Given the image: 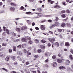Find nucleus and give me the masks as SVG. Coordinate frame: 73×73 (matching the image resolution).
I'll return each mask as SVG.
<instances>
[{"label":"nucleus","instance_id":"40","mask_svg":"<svg viewBox=\"0 0 73 73\" xmlns=\"http://www.w3.org/2000/svg\"><path fill=\"white\" fill-rule=\"evenodd\" d=\"M68 17H67L66 18V19H64L63 21L65 22V21H66L68 20Z\"/></svg>","mask_w":73,"mask_h":73},{"label":"nucleus","instance_id":"31","mask_svg":"<svg viewBox=\"0 0 73 73\" xmlns=\"http://www.w3.org/2000/svg\"><path fill=\"white\" fill-rule=\"evenodd\" d=\"M54 7L55 8H60V6L58 5H56L55 7Z\"/></svg>","mask_w":73,"mask_h":73},{"label":"nucleus","instance_id":"35","mask_svg":"<svg viewBox=\"0 0 73 73\" xmlns=\"http://www.w3.org/2000/svg\"><path fill=\"white\" fill-rule=\"evenodd\" d=\"M33 43V41H32L31 40H29V44H32Z\"/></svg>","mask_w":73,"mask_h":73},{"label":"nucleus","instance_id":"51","mask_svg":"<svg viewBox=\"0 0 73 73\" xmlns=\"http://www.w3.org/2000/svg\"><path fill=\"white\" fill-rule=\"evenodd\" d=\"M48 33H50V34H51V35L53 34V32L51 31H49Z\"/></svg>","mask_w":73,"mask_h":73},{"label":"nucleus","instance_id":"17","mask_svg":"<svg viewBox=\"0 0 73 73\" xmlns=\"http://www.w3.org/2000/svg\"><path fill=\"white\" fill-rule=\"evenodd\" d=\"M66 26L68 27H70L72 25L70 24V23H66Z\"/></svg>","mask_w":73,"mask_h":73},{"label":"nucleus","instance_id":"45","mask_svg":"<svg viewBox=\"0 0 73 73\" xmlns=\"http://www.w3.org/2000/svg\"><path fill=\"white\" fill-rule=\"evenodd\" d=\"M39 56L38 55H35L34 56V57L35 58H38Z\"/></svg>","mask_w":73,"mask_h":73},{"label":"nucleus","instance_id":"52","mask_svg":"<svg viewBox=\"0 0 73 73\" xmlns=\"http://www.w3.org/2000/svg\"><path fill=\"white\" fill-rule=\"evenodd\" d=\"M58 19H58V17H57L56 18V19H55V21H58Z\"/></svg>","mask_w":73,"mask_h":73},{"label":"nucleus","instance_id":"18","mask_svg":"<svg viewBox=\"0 0 73 73\" xmlns=\"http://www.w3.org/2000/svg\"><path fill=\"white\" fill-rule=\"evenodd\" d=\"M10 5H12V6H14V7H16V6L17 5L16 4L12 3H11Z\"/></svg>","mask_w":73,"mask_h":73},{"label":"nucleus","instance_id":"4","mask_svg":"<svg viewBox=\"0 0 73 73\" xmlns=\"http://www.w3.org/2000/svg\"><path fill=\"white\" fill-rule=\"evenodd\" d=\"M40 27L41 30L44 31L45 29V27L44 25H41Z\"/></svg>","mask_w":73,"mask_h":73},{"label":"nucleus","instance_id":"50","mask_svg":"<svg viewBox=\"0 0 73 73\" xmlns=\"http://www.w3.org/2000/svg\"><path fill=\"white\" fill-rule=\"evenodd\" d=\"M20 39H16V40H15V41H14V42H18L19 41H20Z\"/></svg>","mask_w":73,"mask_h":73},{"label":"nucleus","instance_id":"49","mask_svg":"<svg viewBox=\"0 0 73 73\" xmlns=\"http://www.w3.org/2000/svg\"><path fill=\"white\" fill-rule=\"evenodd\" d=\"M52 20H51V19H49L47 21L49 23H52Z\"/></svg>","mask_w":73,"mask_h":73},{"label":"nucleus","instance_id":"44","mask_svg":"<svg viewBox=\"0 0 73 73\" xmlns=\"http://www.w3.org/2000/svg\"><path fill=\"white\" fill-rule=\"evenodd\" d=\"M24 9V7H23V6H21L20 7L21 10H23Z\"/></svg>","mask_w":73,"mask_h":73},{"label":"nucleus","instance_id":"39","mask_svg":"<svg viewBox=\"0 0 73 73\" xmlns=\"http://www.w3.org/2000/svg\"><path fill=\"white\" fill-rule=\"evenodd\" d=\"M62 30L61 29H59L58 30V31L59 32L61 33L62 32Z\"/></svg>","mask_w":73,"mask_h":73},{"label":"nucleus","instance_id":"59","mask_svg":"<svg viewBox=\"0 0 73 73\" xmlns=\"http://www.w3.org/2000/svg\"><path fill=\"white\" fill-rule=\"evenodd\" d=\"M27 50H26V49H25L24 50V53H27Z\"/></svg>","mask_w":73,"mask_h":73},{"label":"nucleus","instance_id":"2","mask_svg":"<svg viewBox=\"0 0 73 73\" xmlns=\"http://www.w3.org/2000/svg\"><path fill=\"white\" fill-rule=\"evenodd\" d=\"M21 41L22 42H27L28 41L27 39L24 37L21 38Z\"/></svg>","mask_w":73,"mask_h":73},{"label":"nucleus","instance_id":"34","mask_svg":"<svg viewBox=\"0 0 73 73\" xmlns=\"http://www.w3.org/2000/svg\"><path fill=\"white\" fill-rule=\"evenodd\" d=\"M56 58V56L55 55H53L52 57V58L53 59H55Z\"/></svg>","mask_w":73,"mask_h":73},{"label":"nucleus","instance_id":"30","mask_svg":"<svg viewBox=\"0 0 73 73\" xmlns=\"http://www.w3.org/2000/svg\"><path fill=\"white\" fill-rule=\"evenodd\" d=\"M53 65L54 66H56L57 65V64L56 62H54L53 63Z\"/></svg>","mask_w":73,"mask_h":73},{"label":"nucleus","instance_id":"57","mask_svg":"<svg viewBox=\"0 0 73 73\" xmlns=\"http://www.w3.org/2000/svg\"><path fill=\"white\" fill-rule=\"evenodd\" d=\"M22 47H23V48H25V44H23L22 45Z\"/></svg>","mask_w":73,"mask_h":73},{"label":"nucleus","instance_id":"42","mask_svg":"<svg viewBox=\"0 0 73 73\" xmlns=\"http://www.w3.org/2000/svg\"><path fill=\"white\" fill-rule=\"evenodd\" d=\"M9 53H12V50L11 49H9Z\"/></svg>","mask_w":73,"mask_h":73},{"label":"nucleus","instance_id":"21","mask_svg":"<svg viewBox=\"0 0 73 73\" xmlns=\"http://www.w3.org/2000/svg\"><path fill=\"white\" fill-rule=\"evenodd\" d=\"M55 24L56 26L57 27L59 26L60 25V23L58 22H55Z\"/></svg>","mask_w":73,"mask_h":73},{"label":"nucleus","instance_id":"10","mask_svg":"<svg viewBox=\"0 0 73 73\" xmlns=\"http://www.w3.org/2000/svg\"><path fill=\"white\" fill-rule=\"evenodd\" d=\"M56 26L55 23H53L51 25V26L50 27V29H52V28H54V27H55Z\"/></svg>","mask_w":73,"mask_h":73},{"label":"nucleus","instance_id":"7","mask_svg":"<svg viewBox=\"0 0 73 73\" xmlns=\"http://www.w3.org/2000/svg\"><path fill=\"white\" fill-rule=\"evenodd\" d=\"M65 64L66 65H69L70 64V62L69 60H66L65 63Z\"/></svg>","mask_w":73,"mask_h":73},{"label":"nucleus","instance_id":"54","mask_svg":"<svg viewBox=\"0 0 73 73\" xmlns=\"http://www.w3.org/2000/svg\"><path fill=\"white\" fill-rule=\"evenodd\" d=\"M43 35H46V36H48V35H49V34H48V33H46V34L44 33H43Z\"/></svg>","mask_w":73,"mask_h":73},{"label":"nucleus","instance_id":"28","mask_svg":"<svg viewBox=\"0 0 73 73\" xmlns=\"http://www.w3.org/2000/svg\"><path fill=\"white\" fill-rule=\"evenodd\" d=\"M61 16L63 18H65V17H66V16L64 14H62L61 15Z\"/></svg>","mask_w":73,"mask_h":73},{"label":"nucleus","instance_id":"32","mask_svg":"<svg viewBox=\"0 0 73 73\" xmlns=\"http://www.w3.org/2000/svg\"><path fill=\"white\" fill-rule=\"evenodd\" d=\"M6 32L7 34L8 35H9V30L8 29H6Z\"/></svg>","mask_w":73,"mask_h":73},{"label":"nucleus","instance_id":"1","mask_svg":"<svg viewBox=\"0 0 73 73\" xmlns=\"http://www.w3.org/2000/svg\"><path fill=\"white\" fill-rule=\"evenodd\" d=\"M48 40L50 42L53 43L54 42L56 41V39L54 38H49L48 39Z\"/></svg>","mask_w":73,"mask_h":73},{"label":"nucleus","instance_id":"5","mask_svg":"<svg viewBox=\"0 0 73 73\" xmlns=\"http://www.w3.org/2000/svg\"><path fill=\"white\" fill-rule=\"evenodd\" d=\"M5 57V54H4L1 52H0V57H1V58H4Z\"/></svg>","mask_w":73,"mask_h":73},{"label":"nucleus","instance_id":"48","mask_svg":"<svg viewBox=\"0 0 73 73\" xmlns=\"http://www.w3.org/2000/svg\"><path fill=\"white\" fill-rule=\"evenodd\" d=\"M66 1H67V2H69V3H73V1H70L69 0H66Z\"/></svg>","mask_w":73,"mask_h":73},{"label":"nucleus","instance_id":"11","mask_svg":"<svg viewBox=\"0 0 73 73\" xmlns=\"http://www.w3.org/2000/svg\"><path fill=\"white\" fill-rule=\"evenodd\" d=\"M16 9L15 7H11L10 8V10L11 11H13V12H14L15 11Z\"/></svg>","mask_w":73,"mask_h":73},{"label":"nucleus","instance_id":"46","mask_svg":"<svg viewBox=\"0 0 73 73\" xmlns=\"http://www.w3.org/2000/svg\"><path fill=\"white\" fill-rule=\"evenodd\" d=\"M47 45L48 46V47H50V46H51V44L48 43L47 44Z\"/></svg>","mask_w":73,"mask_h":73},{"label":"nucleus","instance_id":"61","mask_svg":"<svg viewBox=\"0 0 73 73\" xmlns=\"http://www.w3.org/2000/svg\"><path fill=\"white\" fill-rule=\"evenodd\" d=\"M61 56H62V55H61V54H60V53H59L58 55V56L60 57H61Z\"/></svg>","mask_w":73,"mask_h":73},{"label":"nucleus","instance_id":"43","mask_svg":"<svg viewBox=\"0 0 73 73\" xmlns=\"http://www.w3.org/2000/svg\"><path fill=\"white\" fill-rule=\"evenodd\" d=\"M29 50H28L27 51V54H28V55H31V52H29Z\"/></svg>","mask_w":73,"mask_h":73},{"label":"nucleus","instance_id":"23","mask_svg":"<svg viewBox=\"0 0 73 73\" xmlns=\"http://www.w3.org/2000/svg\"><path fill=\"white\" fill-rule=\"evenodd\" d=\"M54 44L56 46H59V43L58 42H56L54 43Z\"/></svg>","mask_w":73,"mask_h":73},{"label":"nucleus","instance_id":"58","mask_svg":"<svg viewBox=\"0 0 73 73\" xmlns=\"http://www.w3.org/2000/svg\"><path fill=\"white\" fill-rule=\"evenodd\" d=\"M37 10L38 11H41V10H42V9L40 8H38L37 9Z\"/></svg>","mask_w":73,"mask_h":73},{"label":"nucleus","instance_id":"3","mask_svg":"<svg viewBox=\"0 0 73 73\" xmlns=\"http://www.w3.org/2000/svg\"><path fill=\"white\" fill-rule=\"evenodd\" d=\"M27 29V27L25 26H22L21 28V29L22 31H24V30H25Z\"/></svg>","mask_w":73,"mask_h":73},{"label":"nucleus","instance_id":"62","mask_svg":"<svg viewBox=\"0 0 73 73\" xmlns=\"http://www.w3.org/2000/svg\"><path fill=\"white\" fill-rule=\"evenodd\" d=\"M44 67H46V68H48V66L47 64H45L44 65Z\"/></svg>","mask_w":73,"mask_h":73},{"label":"nucleus","instance_id":"26","mask_svg":"<svg viewBox=\"0 0 73 73\" xmlns=\"http://www.w3.org/2000/svg\"><path fill=\"white\" fill-rule=\"evenodd\" d=\"M41 42H42V43H43V44H44V43L46 42V41H45L43 39L41 40Z\"/></svg>","mask_w":73,"mask_h":73},{"label":"nucleus","instance_id":"20","mask_svg":"<svg viewBox=\"0 0 73 73\" xmlns=\"http://www.w3.org/2000/svg\"><path fill=\"white\" fill-rule=\"evenodd\" d=\"M2 46H6L7 45V44L6 43H2Z\"/></svg>","mask_w":73,"mask_h":73},{"label":"nucleus","instance_id":"12","mask_svg":"<svg viewBox=\"0 0 73 73\" xmlns=\"http://www.w3.org/2000/svg\"><path fill=\"white\" fill-rule=\"evenodd\" d=\"M65 46H70V44L68 42H66L65 43Z\"/></svg>","mask_w":73,"mask_h":73},{"label":"nucleus","instance_id":"56","mask_svg":"<svg viewBox=\"0 0 73 73\" xmlns=\"http://www.w3.org/2000/svg\"><path fill=\"white\" fill-rule=\"evenodd\" d=\"M62 3L63 5H66V3H65L64 2H62Z\"/></svg>","mask_w":73,"mask_h":73},{"label":"nucleus","instance_id":"16","mask_svg":"<svg viewBox=\"0 0 73 73\" xmlns=\"http://www.w3.org/2000/svg\"><path fill=\"white\" fill-rule=\"evenodd\" d=\"M48 54H49V52H46L45 53L44 55L45 57H48Z\"/></svg>","mask_w":73,"mask_h":73},{"label":"nucleus","instance_id":"15","mask_svg":"<svg viewBox=\"0 0 73 73\" xmlns=\"http://www.w3.org/2000/svg\"><path fill=\"white\" fill-rule=\"evenodd\" d=\"M13 51H14L15 52H16V47L14 46H13Z\"/></svg>","mask_w":73,"mask_h":73},{"label":"nucleus","instance_id":"22","mask_svg":"<svg viewBox=\"0 0 73 73\" xmlns=\"http://www.w3.org/2000/svg\"><path fill=\"white\" fill-rule=\"evenodd\" d=\"M40 48L42 49H44L45 47L44 46L40 45Z\"/></svg>","mask_w":73,"mask_h":73},{"label":"nucleus","instance_id":"33","mask_svg":"<svg viewBox=\"0 0 73 73\" xmlns=\"http://www.w3.org/2000/svg\"><path fill=\"white\" fill-rule=\"evenodd\" d=\"M12 34L13 36L14 37H15V36H16V33H12Z\"/></svg>","mask_w":73,"mask_h":73},{"label":"nucleus","instance_id":"55","mask_svg":"<svg viewBox=\"0 0 73 73\" xmlns=\"http://www.w3.org/2000/svg\"><path fill=\"white\" fill-rule=\"evenodd\" d=\"M27 40H31V38L29 37L27 38Z\"/></svg>","mask_w":73,"mask_h":73},{"label":"nucleus","instance_id":"25","mask_svg":"<svg viewBox=\"0 0 73 73\" xmlns=\"http://www.w3.org/2000/svg\"><path fill=\"white\" fill-rule=\"evenodd\" d=\"M35 42L36 43V44L39 43V40L37 39H35Z\"/></svg>","mask_w":73,"mask_h":73},{"label":"nucleus","instance_id":"53","mask_svg":"<svg viewBox=\"0 0 73 73\" xmlns=\"http://www.w3.org/2000/svg\"><path fill=\"white\" fill-rule=\"evenodd\" d=\"M29 61H27L26 62L25 64L26 65H29Z\"/></svg>","mask_w":73,"mask_h":73},{"label":"nucleus","instance_id":"60","mask_svg":"<svg viewBox=\"0 0 73 73\" xmlns=\"http://www.w3.org/2000/svg\"><path fill=\"white\" fill-rule=\"evenodd\" d=\"M17 62H15L14 63V64L15 65H17Z\"/></svg>","mask_w":73,"mask_h":73},{"label":"nucleus","instance_id":"29","mask_svg":"<svg viewBox=\"0 0 73 73\" xmlns=\"http://www.w3.org/2000/svg\"><path fill=\"white\" fill-rule=\"evenodd\" d=\"M69 58L70 60H73V56L72 55H70Z\"/></svg>","mask_w":73,"mask_h":73},{"label":"nucleus","instance_id":"36","mask_svg":"<svg viewBox=\"0 0 73 73\" xmlns=\"http://www.w3.org/2000/svg\"><path fill=\"white\" fill-rule=\"evenodd\" d=\"M2 69H3V70H5L6 72H8V70L7 69H5V68H2Z\"/></svg>","mask_w":73,"mask_h":73},{"label":"nucleus","instance_id":"64","mask_svg":"<svg viewBox=\"0 0 73 73\" xmlns=\"http://www.w3.org/2000/svg\"><path fill=\"white\" fill-rule=\"evenodd\" d=\"M32 26H35V23L33 22L32 23Z\"/></svg>","mask_w":73,"mask_h":73},{"label":"nucleus","instance_id":"37","mask_svg":"<svg viewBox=\"0 0 73 73\" xmlns=\"http://www.w3.org/2000/svg\"><path fill=\"white\" fill-rule=\"evenodd\" d=\"M32 13V12H27L26 13V14L27 15H29V14H31Z\"/></svg>","mask_w":73,"mask_h":73},{"label":"nucleus","instance_id":"13","mask_svg":"<svg viewBox=\"0 0 73 73\" xmlns=\"http://www.w3.org/2000/svg\"><path fill=\"white\" fill-rule=\"evenodd\" d=\"M65 25H66V23H62L61 25V26L62 27H65Z\"/></svg>","mask_w":73,"mask_h":73},{"label":"nucleus","instance_id":"63","mask_svg":"<svg viewBox=\"0 0 73 73\" xmlns=\"http://www.w3.org/2000/svg\"><path fill=\"white\" fill-rule=\"evenodd\" d=\"M3 28L4 31H6V27H3Z\"/></svg>","mask_w":73,"mask_h":73},{"label":"nucleus","instance_id":"14","mask_svg":"<svg viewBox=\"0 0 73 73\" xmlns=\"http://www.w3.org/2000/svg\"><path fill=\"white\" fill-rule=\"evenodd\" d=\"M10 59V58L8 56L6 57L5 59V61H8Z\"/></svg>","mask_w":73,"mask_h":73},{"label":"nucleus","instance_id":"27","mask_svg":"<svg viewBox=\"0 0 73 73\" xmlns=\"http://www.w3.org/2000/svg\"><path fill=\"white\" fill-rule=\"evenodd\" d=\"M41 52H42V51L41 49H38L37 50V52L38 53H40Z\"/></svg>","mask_w":73,"mask_h":73},{"label":"nucleus","instance_id":"24","mask_svg":"<svg viewBox=\"0 0 73 73\" xmlns=\"http://www.w3.org/2000/svg\"><path fill=\"white\" fill-rule=\"evenodd\" d=\"M64 68H65V67L63 66H60V67H59V69L60 70H61V69H63Z\"/></svg>","mask_w":73,"mask_h":73},{"label":"nucleus","instance_id":"9","mask_svg":"<svg viewBox=\"0 0 73 73\" xmlns=\"http://www.w3.org/2000/svg\"><path fill=\"white\" fill-rule=\"evenodd\" d=\"M17 54L19 56H22L23 55V53L21 51H17Z\"/></svg>","mask_w":73,"mask_h":73},{"label":"nucleus","instance_id":"6","mask_svg":"<svg viewBox=\"0 0 73 73\" xmlns=\"http://www.w3.org/2000/svg\"><path fill=\"white\" fill-rule=\"evenodd\" d=\"M15 30L18 32V33H20L21 29L20 28H16L15 29Z\"/></svg>","mask_w":73,"mask_h":73},{"label":"nucleus","instance_id":"19","mask_svg":"<svg viewBox=\"0 0 73 73\" xmlns=\"http://www.w3.org/2000/svg\"><path fill=\"white\" fill-rule=\"evenodd\" d=\"M57 62L58 63H61L62 62V60L60 59H58L57 60Z\"/></svg>","mask_w":73,"mask_h":73},{"label":"nucleus","instance_id":"38","mask_svg":"<svg viewBox=\"0 0 73 73\" xmlns=\"http://www.w3.org/2000/svg\"><path fill=\"white\" fill-rule=\"evenodd\" d=\"M66 13H70V11L69 10H66Z\"/></svg>","mask_w":73,"mask_h":73},{"label":"nucleus","instance_id":"41","mask_svg":"<svg viewBox=\"0 0 73 73\" xmlns=\"http://www.w3.org/2000/svg\"><path fill=\"white\" fill-rule=\"evenodd\" d=\"M21 46H22L21 44H20L17 46V48H21Z\"/></svg>","mask_w":73,"mask_h":73},{"label":"nucleus","instance_id":"8","mask_svg":"<svg viewBox=\"0 0 73 73\" xmlns=\"http://www.w3.org/2000/svg\"><path fill=\"white\" fill-rule=\"evenodd\" d=\"M11 58H12L13 61H15L16 60V56H11Z\"/></svg>","mask_w":73,"mask_h":73},{"label":"nucleus","instance_id":"47","mask_svg":"<svg viewBox=\"0 0 73 73\" xmlns=\"http://www.w3.org/2000/svg\"><path fill=\"white\" fill-rule=\"evenodd\" d=\"M65 13V10H62L61 11V13L63 14Z\"/></svg>","mask_w":73,"mask_h":73}]
</instances>
